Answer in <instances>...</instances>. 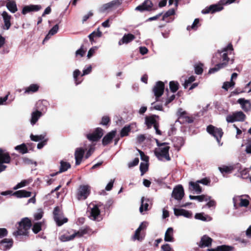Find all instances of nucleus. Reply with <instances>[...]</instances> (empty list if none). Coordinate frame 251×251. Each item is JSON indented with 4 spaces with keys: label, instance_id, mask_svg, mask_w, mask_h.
I'll return each mask as SVG.
<instances>
[{
    "label": "nucleus",
    "instance_id": "1",
    "mask_svg": "<svg viewBox=\"0 0 251 251\" xmlns=\"http://www.w3.org/2000/svg\"><path fill=\"white\" fill-rule=\"evenodd\" d=\"M233 50V46L231 43L228 44L227 47L223 48L221 50H218L213 56L212 62L213 63L218 62L219 60L222 62L217 64L214 67L210 68L208 71L209 74L214 73L221 69L226 68L229 62L233 64L234 59H229L228 57V54H231Z\"/></svg>",
    "mask_w": 251,
    "mask_h": 251
},
{
    "label": "nucleus",
    "instance_id": "2",
    "mask_svg": "<svg viewBox=\"0 0 251 251\" xmlns=\"http://www.w3.org/2000/svg\"><path fill=\"white\" fill-rule=\"evenodd\" d=\"M31 222L28 218H24L19 223V226L17 230L13 232L15 237L19 235H27L28 233V230L31 226Z\"/></svg>",
    "mask_w": 251,
    "mask_h": 251
},
{
    "label": "nucleus",
    "instance_id": "3",
    "mask_svg": "<svg viewBox=\"0 0 251 251\" xmlns=\"http://www.w3.org/2000/svg\"><path fill=\"white\" fill-rule=\"evenodd\" d=\"M53 219L57 226H60L68 222V219L64 217V214L59 206H56L53 211Z\"/></svg>",
    "mask_w": 251,
    "mask_h": 251
},
{
    "label": "nucleus",
    "instance_id": "4",
    "mask_svg": "<svg viewBox=\"0 0 251 251\" xmlns=\"http://www.w3.org/2000/svg\"><path fill=\"white\" fill-rule=\"evenodd\" d=\"M206 131L209 134L214 136L218 143L220 142L224 133L221 128H217L212 125H210L207 126Z\"/></svg>",
    "mask_w": 251,
    "mask_h": 251
},
{
    "label": "nucleus",
    "instance_id": "5",
    "mask_svg": "<svg viewBox=\"0 0 251 251\" xmlns=\"http://www.w3.org/2000/svg\"><path fill=\"white\" fill-rule=\"evenodd\" d=\"M90 194V187L88 185H81L78 189L76 198L78 200H85Z\"/></svg>",
    "mask_w": 251,
    "mask_h": 251
},
{
    "label": "nucleus",
    "instance_id": "6",
    "mask_svg": "<svg viewBox=\"0 0 251 251\" xmlns=\"http://www.w3.org/2000/svg\"><path fill=\"white\" fill-rule=\"evenodd\" d=\"M165 89L164 83L161 81L156 82L152 89V91L155 97L156 101H158L159 98L163 94Z\"/></svg>",
    "mask_w": 251,
    "mask_h": 251
},
{
    "label": "nucleus",
    "instance_id": "7",
    "mask_svg": "<svg viewBox=\"0 0 251 251\" xmlns=\"http://www.w3.org/2000/svg\"><path fill=\"white\" fill-rule=\"evenodd\" d=\"M170 148V147L168 146L164 148L161 147L159 148H156L155 150L154 153L158 158L161 157L165 158L167 161H170L171 160L169 153Z\"/></svg>",
    "mask_w": 251,
    "mask_h": 251
},
{
    "label": "nucleus",
    "instance_id": "8",
    "mask_svg": "<svg viewBox=\"0 0 251 251\" xmlns=\"http://www.w3.org/2000/svg\"><path fill=\"white\" fill-rule=\"evenodd\" d=\"M103 134V129L100 127H97L93 133L87 134V138L91 141L97 142L102 137Z\"/></svg>",
    "mask_w": 251,
    "mask_h": 251
},
{
    "label": "nucleus",
    "instance_id": "9",
    "mask_svg": "<svg viewBox=\"0 0 251 251\" xmlns=\"http://www.w3.org/2000/svg\"><path fill=\"white\" fill-rule=\"evenodd\" d=\"M153 4L151 0H145L141 4L137 6L135 10L141 12L155 10L153 8Z\"/></svg>",
    "mask_w": 251,
    "mask_h": 251
},
{
    "label": "nucleus",
    "instance_id": "10",
    "mask_svg": "<svg viewBox=\"0 0 251 251\" xmlns=\"http://www.w3.org/2000/svg\"><path fill=\"white\" fill-rule=\"evenodd\" d=\"M184 196V191L182 185H179L175 187L172 192V197L175 200L180 201Z\"/></svg>",
    "mask_w": 251,
    "mask_h": 251
},
{
    "label": "nucleus",
    "instance_id": "11",
    "mask_svg": "<svg viewBox=\"0 0 251 251\" xmlns=\"http://www.w3.org/2000/svg\"><path fill=\"white\" fill-rule=\"evenodd\" d=\"M178 120L181 124L192 123L194 122V118L187 115L186 111H179Z\"/></svg>",
    "mask_w": 251,
    "mask_h": 251
},
{
    "label": "nucleus",
    "instance_id": "12",
    "mask_svg": "<svg viewBox=\"0 0 251 251\" xmlns=\"http://www.w3.org/2000/svg\"><path fill=\"white\" fill-rule=\"evenodd\" d=\"M42 8L40 5L30 4L24 6L22 10V14L25 15L31 12H36L39 11Z\"/></svg>",
    "mask_w": 251,
    "mask_h": 251
},
{
    "label": "nucleus",
    "instance_id": "13",
    "mask_svg": "<svg viewBox=\"0 0 251 251\" xmlns=\"http://www.w3.org/2000/svg\"><path fill=\"white\" fill-rule=\"evenodd\" d=\"M223 9V7L221 4H213L209 7H206L201 11L203 14H207L209 13H214L216 12L220 11Z\"/></svg>",
    "mask_w": 251,
    "mask_h": 251
},
{
    "label": "nucleus",
    "instance_id": "14",
    "mask_svg": "<svg viewBox=\"0 0 251 251\" xmlns=\"http://www.w3.org/2000/svg\"><path fill=\"white\" fill-rule=\"evenodd\" d=\"M116 134V130H112L105 135L102 140V144L103 146H107L112 142L113 139L115 137Z\"/></svg>",
    "mask_w": 251,
    "mask_h": 251
},
{
    "label": "nucleus",
    "instance_id": "15",
    "mask_svg": "<svg viewBox=\"0 0 251 251\" xmlns=\"http://www.w3.org/2000/svg\"><path fill=\"white\" fill-rule=\"evenodd\" d=\"M84 153L85 150L81 148H78L75 150V156L76 165H79L81 163Z\"/></svg>",
    "mask_w": 251,
    "mask_h": 251
},
{
    "label": "nucleus",
    "instance_id": "16",
    "mask_svg": "<svg viewBox=\"0 0 251 251\" xmlns=\"http://www.w3.org/2000/svg\"><path fill=\"white\" fill-rule=\"evenodd\" d=\"M174 211V214L177 217L183 216L187 218H190L192 217V213L191 211L183 209L175 208Z\"/></svg>",
    "mask_w": 251,
    "mask_h": 251
},
{
    "label": "nucleus",
    "instance_id": "17",
    "mask_svg": "<svg viewBox=\"0 0 251 251\" xmlns=\"http://www.w3.org/2000/svg\"><path fill=\"white\" fill-rule=\"evenodd\" d=\"M156 118H158L159 116L155 115H152L150 116H146L145 117V124L146 125L148 128H151L152 126H154V125L158 123L156 120Z\"/></svg>",
    "mask_w": 251,
    "mask_h": 251
},
{
    "label": "nucleus",
    "instance_id": "18",
    "mask_svg": "<svg viewBox=\"0 0 251 251\" xmlns=\"http://www.w3.org/2000/svg\"><path fill=\"white\" fill-rule=\"evenodd\" d=\"M11 161V157L8 152H5L4 150L0 148V164L3 163H9Z\"/></svg>",
    "mask_w": 251,
    "mask_h": 251
},
{
    "label": "nucleus",
    "instance_id": "19",
    "mask_svg": "<svg viewBox=\"0 0 251 251\" xmlns=\"http://www.w3.org/2000/svg\"><path fill=\"white\" fill-rule=\"evenodd\" d=\"M31 192L25 190H20L13 192L12 196L17 198H28L31 197Z\"/></svg>",
    "mask_w": 251,
    "mask_h": 251
},
{
    "label": "nucleus",
    "instance_id": "20",
    "mask_svg": "<svg viewBox=\"0 0 251 251\" xmlns=\"http://www.w3.org/2000/svg\"><path fill=\"white\" fill-rule=\"evenodd\" d=\"M1 16L3 18L4 25V29L8 30L9 29L11 25V24L10 22V20L12 18V17L10 15L8 14V13L6 11H3L1 14Z\"/></svg>",
    "mask_w": 251,
    "mask_h": 251
},
{
    "label": "nucleus",
    "instance_id": "21",
    "mask_svg": "<svg viewBox=\"0 0 251 251\" xmlns=\"http://www.w3.org/2000/svg\"><path fill=\"white\" fill-rule=\"evenodd\" d=\"M13 241L12 239L5 238L0 242V248L2 250L9 249L13 245Z\"/></svg>",
    "mask_w": 251,
    "mask_h": 251
},
{
    "label": "nucleus",
    "instance_id": "22",
    "mask_svg": "<svg viewBox=\"0 0 251 251\" xmlns=\"http://www.w3.org/2000/svg\"><path fill=\"white\" fill-rule=\"evenodd\" d=\"M135 39V36L131 33L125 34L123 38L119 41L118 44H128Z\"/></svg>",
    "mask_w": 251,
    "mask_h": 251
},
{
    "label": "nucleus",
    "instance_id": "23",
    "mask_svg": "<svg viewBox=\"0 0 251 251\" xmlns=\"http://www.w3.org/2000/svg\"><path fill=\"white\" fill-rule=\"evenodd\" d=\"M237 102L240 104L242 109L245 112H247L251 110V103L249 100L241 98L238 99Z\"/></svg>",
    "mask_w": 251,
    "mask_h": 251
},
{
    "label": "nucleus",
    "instance_id": "24",
    "mask_svg": "<svg viewBox=\"0 0 251 251\" xmlns=\"http://www.w3.org/2000/svg\"><path fill=\"white\" fill-rule=\"evenodd\" d=\"M212 239L207 235L203 236L201 240L199 246L201 248L209 247L211 246Z\"/></svg>",
    "mask_w": 251,
    "mask_h": 251
},
{
    "label": "nucleus",
    "instance_id": "25",
    "mask_svg": "<svg viewBox=\"0 0 251 251\" xmlns=\"http://www.w3.org/2000/svg\"><path fill=\"white\" fill-rule=\"evenodd\" d=\"M121 4V0H114L110 1V2L103 4L102 6V8L103 11H105L115 6H118Z\"/></svg>",
    "mask_w": 251,
    "mask_h": 251
},
{
    "label": "nucleus",
    "instance_id": "26",
    "mask_svg": "<svg viewBox=\"0 0 251 251\" xmlns=\"http://www.w3.org/2000/svg\"><path fill=\"white\" fill-rule=\"evenodd\" d=\"M71 164L70 163L61 160L60 161V167L59 171L57 172L56 174H53L51 175V176H53L55 175L58 174L60 173H62L66 171L68 169L71 168Z\"/></svg>",
    "mask_w": 251,
    "mask_h": 251
},
{
    "label": "nucleus",
    "instance_id": "27",
    "mask_svg": "<svg viewBox=\"0 0 251 251\" xmlns=\"http://www.w3.org/2000/svg\"><path fill=\"white\" fill-rule=\"evenodd\" d=\"M42 115V112L39 110H36L35 111L31 113V118L30 119V123L31 125H35Z\"/></svg>",
    "mask_w": 251,
    "mask_h": 251
},
{
    "label": "nucleus",
    "instance_id": "28",
    "mask_svg": "<svg viewBox=\"0 0 251 251\" xmlns=\"http://www.w3.org/2000/svg\"><path fill=\"white\" fill-rule=\"evenodd\" d=\"M174 230L172 227H169L165 234L164 240L166 242H174V238L173 237Z\"/></svg>",
    "mask_w": 251,
    "mask_h": 251
},
{
    "label": "nucleus",
    "instance_id": "29",
    "mask_svg": "<svg viewBox=\"0 0 251 251\" xmlns=\"http://www.w3.org/2000/svg\"><path fill=\"white\" fill-rule=\"evenodd\" d=\"M47 103L48 102L46 100H39L36 104V110H39L42 112H44L47 110Z\"/></svg>",
    "mask_w": 251,
    "mask_h": 251
},
{
    "label": "nucleus",
    "instance_id": "30",
    "mask_svg": "<svg viewBox=\"0 0 251 251\" xmlns=\"http://www.w3.org/2000/svg\"><path fill=\"white\" fill-rule=\"evenodd\" d=\"M6 6L9 11L12 13H14L18 11L16 3L14 0H11L8 2Z\"/></svg>",
    "mask_w": 251,
    "mask_h": 251
},
{
    "label": "nucleus",
    "instance_id": "31",
    "mask_svg": "<svg viewBox=\"0 0 251 251\" xmlns=\"http://www.w3.org/2000/svg\"><path fill=\"white\" fill-rule=\"evenodd\" d=\"M149 200L148 199H145L144 197L141 199V204L139 210L141 213L143 211L148 210Z\"/></svg>",
    "mask_w": 251,
    "mask_h": 251
},
{
    "label": "nucleus",
    "instance_id": "32",
    "mask_svg": "<svg viewBox=\"0 0 251 251\" xmlns=\"http://www.w3.org/2000/svg\"><path fill=\"white\" fill-rule=\"evenodd\" d=\"M39 86L36 84H32L25 89V93L30 94L36 92L38 91Z\"/></svg>",
    "mask_w": 251,
    "mask_h": 251
},
{
    "label": "nucleus",
    "instance_id": "33",
    "mask_svg": "<svg viewBox=\"0 0 251 251\" xmlns=\"http://www.w3.org/2000/svg\"><path fill=\"white\" fill-rule=\"evenodd\" d=\"M100 214V210L97 205H95L91 209L90 217L94 220H96Z\"/></svg>",
    "mask_w": 251,
    "mask_h": 251
},
{
    "label": "nucleus",
    "instance_id": "34",
    "mask_svg": "<svg viewBox=\"0 0 251 251\" xmlns=\"http://www.w3.org/2000/svg\"><path fill=\"white\" fill-rule=\"evenodd\" d=\"M131 128L130 125H126L122 128L120 132L121 137L127 136L131 131Z\"/></svg>",
    "mask_w": 251,
    "mask_h": 251
},
{
    "label": "nucleus",
    "instance_id": "35",
    "mask_svg": "<svg viewBox=\"0 0 251 251\" xmlns=\"http://www.w3.org/2000/svg\"><path fill=\"white\" fill-rule=\"evenodd\" d=\"M79 75L81 76L80 71L78 69L75 70L73 73V77L76 85L80 84L82 81V79H80V78L78 77Z\"/></svg>",
    "mask_w": 251,
    "mask_h": 251
},
{
    "label": "nucleus",
    "instance_id": "36",
    "mask_svg": "<svg viewBox=\"0 0 251 251\" xmlns=\"http://www.w3.org/2000/svg\"><path fill=\"white\" fill-rule=\"evenodd\" d=\"M189 185L192 187V190H195L198 194H200L202 192L201 187L199 185V183L194 182L193 181H190L189 182Z\"/></svg>",
    "mask_w": 251,
    "mask_h": 251
},
{
    "label": "nucleus",
    "instance_id": "37",
    "mask_svg": "<svg viewBox=\"0 0 251 251\" xmlns=\"http://www.w3.org/2000/svg\"><path fill=\"white\" fill-rule=\"evenodd\" d=\"M179 84L177 81H171L169 83L170 91L172 93L176 92L179 89Z\"/></svg>",
    "mask_w": 251,
    "mask_h": 251
},
{
    "label": "nucleus",
    "instance_id": "38",
    "mask_svg": "<svg viewBox=\"0 0 251 251\" xmlns=\"http://www.w3.org/2000/svg\"><path fill=\"white\" fill-rule=\"evenodd\" d=\"M102 35L101 32L99 30V28L97 29V31H94L92 33H91L89 36L88 37L89 40L91 43L94 41V38L95 37H100Z\"/></svg>",
    "mask_w": 251,
    "mask_h": 251
},
{
    "label": "nucleus",
    "instance_id": "39",
    "mask_svg": "<svg viewBox=\"0 0 251 251\" xmlns=\"http://www.w3.org/2000/svg\"><path fill=\"white\" fill-rule=\"evenodd\" d=\"M189 198L191 200H197L199 201H207L208 200H209L210 199V197H209L208 198H206V197L204 195H200V196L190 195Z\"/></svg>",
    "mask_w": 251,
    "mask_h": 251
},
{
    "label": "nucleus",
    "instance_id": "40",
    "mask_svg": "<svg viewBox=\"0 0 251 251\" xmlns=\"http://www.w3.org/2000/svg\"><path fill=\"white\" fill-rule=\"evenodd\" d=\"M43 222H37L34 224L32 230L35 234L39 233L42 230V226Z\"/></svg>",
    "mask_w": 251,
    "mask_h": 251
},
{
    "label": "nucleus",
    "instance_id": "41",
    "mask_svg": "<svg viewBox=\"0 0 251 251\" xmlns=\"http://www.w3.org/2000/svg\"><path fill=\"white\" fill-rule=\"evenodd\" d=\"M89 230V228L86 227L84 228L83 229H80L77 231H75L73 235L75 236V238L76 236H77L78 237H82L84 234H87L88 233V230Z\"/></svg>",
    "mask_w": 251,
    "mask_h": 251
},
{
    "label": "nucleus",
    "instance_id": "42",
    "mask_svg": "<svg viewBox=\"0 0 251 251\" xmlns=\"http://www.w3.org/2000/svg\"><path fill=\"white\" fill-rule=\"evenodd\" d=\"M219 169L222 174H228L231 173L234 170V167L231 166H223L221 167H219Z\"/></svg>",
    "mask_w": 251,
    "mask_h": 251
},
{
    "label": "nucleus",
    "instance_id": "43",
    "mask_svg": "<svg viewBox=\"0 0 251 251\" xmlns=\"http://www.w3.org/2000/svg\"><path fill=\"white\" fill-rule=\"evenodd\" d=\"M15 149L18 151L19 152L25 154L28 152L27 148L25 144L23 143L20 145L15 147Z\"/></svg>",
    "mask_w": 251,
    "mask_h": 251
},
{
    "label": "nucleus",
    "instance_id": "44",
    "mask_svg": "<svg viewBox=\"0 0 251 251\" xmlns=\"http://www.w3.org/2000/svg\"><path fill=\"white\" fill-rule=\"evenodd\" d=\"M75 238V236L73 234L71 235H68L66 234L61 235L59 239L61 242H66L73 240Z\"/></svg>",
    "mask_w": 251,
    "mask_h": 251
},
{
    "label": "nucleus",
    "instance_id": "45",
    "mask_svg": "<svg viewBox=\"0 0 251 251\" xmlns=\"http://www.w3.org/2000/svg\"><path fill=\"white\" fill-rule=\"evenodd\" d=\"M203 64L202 63H199L198 64H196L194 66L195 73L197 75H201L202 74L203 69Z\"/></svg>",
    "mask_w": 251,
    "mask_h": 251
},
{
    "label": "nucleus",
    "instance_id": "46",
    "mask_svg": "<svg viewBox=\"0 0 251 251\" xmlns=\"http://www.w3.org/2000/svg\"><path fill=\"white\" fill-rule=\"evenodd\" d=\"M236 119H237L236 121H241L243 122L245 120L246 115L242 111L236 112L234 113Z\"/></svg>",
    "mask_w": 251,
    "mask_h": 251
},
{
    "label": "nucleus",
    "instance_id": "47",
    "mask_svg": "<svg viewBox=\"0 0 251 251\" xmlns=\"http://www.w3.org/2000/svg\"><path fill=\"white\" fill-rule=\"evenodd\" d=\"M110 118L108 116H104L102 117L100 124L108 126L110 123Z\"/></svg>",
    "mask_w": 251,
    "mask_h": 251
},
{
    "label": "nucleus",
    "instance_id": "48",
    "mask_svg": "<svg viewBox=\"0 0 251 251\" xmlns=\"http://www.w3.org/2000/svg\"><path fill=\"white\" fill-rule=\"evenodd\" d=\"M200 20L199 19H195L192 25L191 26H188L187 27V29L188 30H190L191 29H193L194 30H197L199 26Z\"/></svg>",
    "mask_w": 251,
    "mask_h": 251
},
{
    "label": "nucleus",
    "instance_id": "49",
    "mask_svg": "<svg viewBox=\"0 0 251 251\" xmlns=\"http://www.w3.org/2000/svg\"><path fill=\"white\" fill-rule=\"evenodd\" d=\"M235 83L233 80H230V82L226 81L223 84L222 88L226 90H227L230 87H233L235 85Z\"/></svg>",
    "mask_w": 251,
    "mask_h": 251
},
{
    "label": "nucleus",
    "instance_id": "50",
    "mask_svg": "<svg viewBox=\"0 0 251 251\" xmlns=\"http://www.w3.org/2000/svg\"><path fill=\"white\" fill-rule=\"evenodd\" d=\"M149 165L147 163H141L140 165V170L141 173V176H143L148 170Z\"/></svg>",
    "mask_w": 251,
    "mask_h": 251
},
{
    "label": "nucleus",
    "instance_id": "51",
    "mask_svg": "<svg viewBox=\"0 0 251 251\" xmlns=\"http://www.w3.org/2000/svg\"><path fill=\"white\" fill-rule=\"evenodd\" d=\"M58 28H59V27H58V25L57 24L54 25L49 31L48 34L47 35V36L45 38V39H47L48 37L50 35H53L55 34L57 32V31L58 30Z\"/></svg>",
    "mask_w": 251,
    "mask_h": 251
},
{
    "label": "nucleus",
    "instance_id": "52",
    "mask_svg": "<svg viewBox=\"0 0 251 251\" xmlns=\"http://www.w3.org/2000/svg\"><path fill=\"white\" fill-rule=\"evenodd\" d=\"M30 137L32 141L38 142L39 141H42L44 140L45 136L43 135H34L33 134H31Z\"/></svg>",
    "mask_w": 251,
    "mask_h": 251
},
{
    "label": "nucleus",
    "instance_id": "53",
    "mask_svg": "<svg viewBox=\"0 0 251 251\" xmlns=\"http://www.w3.org/2000/svg\"><path fill=\"white\" fill-rule=\"evenodd\" d=\"M44 212L42 209H38L37 212L34 214V218L35 220H40L43 216Z\"/></svg>",
    "mask_w": 251,
    "mask_h": 251
},
{
    "label": "nucleus",
    "instance_id": "54",
    "mask_svg": "<svg viewBox=\"0 0 251 251\" xmlns=\"http://www.w3.org/2000/svg\"><path fill=\"white\" fill-rule=\"evenodd\" d=\"M195 218L196 219H198L202 221H206L207 218H209V217L207 216L204 215L203 213H200L196 214L195 216Z\"/></svg>",
    "mask_w": 251,
    "mask_h": 251
},
{
    "label": "nucleus",
    "instance_id": "55",
    "mask_svg": "<svg viewBox=\"0 0 251 251\" xmlns=\"http://www.w3.org/2000/svg\"><path fill=\"white\" fill-rule=\"evenodd\" d=\"M175 14L174 9H170L168 10L163 16L162 20L165 21L166 19L171 16L174 15Z\"/></svg>",
    "mask_w": 251,
    "mask_h": 251
},
{
    "label": "nucleus",
    "instance_id": "56",
    "mask_svg": "<svg viewBox=\"0 0 251 251\" xmlns=\"http://www.w3.org/2000/svg\"><path fill=\"white\" fill-rule=\"evenodd\" d=\"M196 79L195 76L192 75L190 76L185 81L184 83L183 84V86L184 88H187L188 85L194 82Z\"/></svg>",
    "mask_w": 251,
    "mask_h": 251
},
{
    "label": "nucleus",
    "instance_id": "57",
    "mask_svg": "<svg viewBox=\"0 0 251 251\" xmlns=\"http://www.w3.org/2000/svg\"><path fill=\"white\" fill-rule=\"evenodd\" d=\"M250 170L249 169H244L241 172V175L243 178L247 179L249 177L250 178Z\"/></svg>",
    "mask_w": 251,
    "mask_h": 251
},
{
    "label": "nucleus",
    "instance_id": "58",
    "mask_svg": "<svg viewBox=\"0 0 251 251\" xmlns=\"http://www.w3.org/2000/svg\"><path fill=\"white\" fill-rule=\"evenodd\" d=\"M140 228H138L135 232V233L133 235V238L134 240H138L139 241H141L143 239V237L140 236L141 230H140Z\"/></svg>",
    "mask_w": 251,
    "mask_h": 251
},
{
    "label": "nucleus",
    "instance_id": "59",
    "mask_svg": "<svg viewBox=\"0 0 251 251\" xmlns=\"http://www.w3.org/2000/svg\"><path fill=\"white\" fill-rule=\"evenodd\" d=\"M28 183V181L26 180H24L22 181L21 182L18 183L16 186H15L13 188L14 190H17L20 188L23 187Z\"/></svg>",
    "mask_w": 251,
    "mask_h": 251
},
{
    "label": "nucleus",
    "instance_id": "60",
    "mask_svg": "<svg viewBox=\"0 0 251 251\" xmlns=\"http://www.w3.org/2000/svg\"><path fill=\"white\" fill-rule=\"evenodd\" d=\"M197 182L205 185H210L211 180L208 177H204L200 180H197Z\"/></svg>",
    "mask_w": 251,
    "mask_h": 251
},
{
    "label": "nucleus",
    "instance_id": "61",
    "mask_svg": "<svg viewBox=\"0 0 251 251\" xmlns=\"http://www.w3.org/2000/svg\"><path fill=\"white\" fill-rule=\"evenodd\" d=\"M219 251H231L233 249V247L226 245H222L218 246Z\"/></svg>",
    "mask_w": 251,
    "mask_h": 251
},
{
    "label": "nucleus",
    "instance_id": "62",
    "mask_svg": "<svg viewBox=\"0 0 251 251\" xmlns=\"http://www.w3.org/2000/svg\"><path fill=\"white\" fill-rule=\"evenodd\" d=\"M226 120L228 123H233L236 121L237 119H236L234 113L232 115H227L226 117Z\"/></svg>",
    "mask_w": 251,
    "mask_h": 251
},
{
    "label": "nucleus",
    "instance_id": "63",
    "mask_svg": "<svg viewBox=\"0 0 251 251\" xmlns=\"http://www.w3.org/2000/svg\"><path fill=\"white\" fill-rule=\"evenodd\" d=\"M139 162V159L138 157L135 158L134 159L128 163V167L129 168H132L135 166H137Z\"/></svg>",
    "mask_w": 251,
    "mask_h": 251
},
{
    "label": "nucleus",
    "instance_id": "64",
    "mask_svg": "<svg viewBox=\"0 0 251 251\" xmlns=\"http://www.w3.org/2000/svg\"><path fill=\"white\" fill-rule=\"evenodd\" d=\"M239 206L241 207H247L249 205V201L247 199H240Z\"/></svg>",
    "mask_w": 251,
    "mask_h": 251
}]
</instances>
